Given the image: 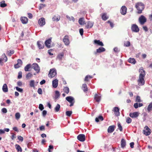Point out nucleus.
I'll list each match as a JSON object with an SVG mask.
<instances>
[{
	"label": "nucleus",
	"instance_id": "obj_1",
	"mask_svg": "<svg viewBox=\"0 0 152 152\" xmlns=\"http://www.w3.org/2000/svg\"><path fill=\"white\" fill-rule=\"evenodd\" d=\"M135 7L138 10L137 13L140 14L144 9L145 5L142 2H138L136 4Z\"/></svg>",
	"mask_w": 152,
	"mask_h": 152
},
{
	"label": "nucleus",
	"instance_id": "obj_2",
	"mask_svg": "<svg viewBox=\"0 0 152 152\" xmlns=\"http://www.w3.org/2000/svg\"><path fill=\"white\" fill-rule=\"evenodd\" d=\"M56 74V69H52L50 70L48 76L50 78H52L55 77Z\"/></svg>",
	"mask_w": 152,
	"mask_h": 152
},
{
	"label": "nucleus",
	"instance_id": "obj_3",
	"mask_svg": "<svg viewBox=\"0 0 152 152\" xmlns=\"http://www.w3.org/2000/svg\"><path fill=\"white\" fill-rule=\"evenodd\" d=\"M66 99L67 101L70 103L69 105L70 107H72L74 105V104L75 102V101L74 100V98L73 97L71 96H67L66 98Z\"/></svg>",
	"mask_w": 152,
	"mask_h": 152
},
{
	"label": "nucleus",
	"instance_id": "obj_4",
	"mask_svg": "<svg viewBox=\"0 0 152 152\" xmlns=\"http://www.w3.org/2000/svg\"><path fill=\"white\" fill-rule=\"evenodd\" d=\"M146 19L145 17L143 15H141L139 18V21L141 25L144 24L146 21Z\"/></svg>",
	"mask_w": 152,
	"mask_h": 152
},
{
	"label": "nucleus",
	"instance_id": "obj_5",
	"mask_svg": "<svg viewBox=\"0 0 152 152\" xmlns=\"http://www.w3.org/2000/svg\"><path fill=\"white\" fill-rule=\"evenodd\" d=\"M151 129L147 126H145L143 130V133L146 136L149 135L151 133Z\"/></svg>",
	"mask_w": 152,
	"mask_h": 152
},
{
	"label": "nucleus",
	"instance_id": "obj_6",
	"mask_svg": "<svg viewBox=\"0 0 152 152\" xmlns=\"http://www.w3.org/2000/svg\"><path fill=\"white\" fill-rule=\"evenodd\" d=\"M32 67L37 73L39 72L40 70V68L39 66L37 64H33L32 65Z\"/></svg>",
	"mask_w": 152,
	"mask_h": 152
},
{
	"label": "nucleus",
	"instance_id": "obj_7",
	"mask_svg": "<svg viewBox=\"0 0 152 152\" xmlns=\"http://www.w3.org/2000/svg\"><path fill=\"white\" fill-rule=\"evenodd\" d=\"M131 29L132 31L135 32H137L139 31V29L138 26L135 24L132 25Z\"/></svg>",
	"mask_w": 152,
	"mask_h": 152
},
{
	"label": "nucleus",
	"instance_id": "obj_8",
	"mask_svg": "<svg viewBox=\"0 0 152 152\" xmlns=\"http://www.w3.org/2000/svg\"><path fill=\"white\" fill-rule=\"evenodd\" d=\"M69 36L67 35H65L63 39V41L64 44L66 45H68L70 43V42L69 39Z\"/></svg>",
	"mask_w": 152,
	"mask_h": 152
},
{
	"label": "nucleus",
	"instance_id": "obj_9",
	"mask_svg": "<svg viewBox=\"0 0 152 152\" xmlns=\"http://www.w3.org/2000/svg\"><path fill=\"white\" fill-rule=\"evenodd\" d=\"M140 74L139 75V77L144 78L145 75V71L143 70L142 67H141L139 70Z\"/></svg>",
	"mask_w": 152,
	"mask_h": 152
},
{
	"label": "nucleus",
	"instance_id": "obj_10",
	"mask_svg": "<svg viewBox=\"0 0 152 152\" xmlns=\"http://www.w3.org/2000/svg\"><path fill=\"white\" fill-rule=\"evenodd\" d=\"M77 139L80 141H84L85 140V136L84 134H80L78 135Z\"/></svg>",
	"mask_w": 152,
	"mask_h": 152
},
{
	"label": "nucleus",
	"instance_id": "obj_11",
	"mask_svg": "<svg viewBox=\"0 0 152 152\" xmlns=\"http://www.w3.org/2000/svg\"><path fill=\"white\" fill-rule=\"evenodd\" d=\"M38 23L41 26L44 25L45 24V18H42L39 19L38 20Z\"/></svg>",
	"mask_w": 152,
	"mask_h": 152
},
{
	"label": "nucleus",
	"instance_id": "obj_12",
	"mask_svg": "<svg viewBox=\"0 0 152 152\" xmlns=\"http://www.w3.org/2000/svg\"><path fill=\"white\" fill-rule=\"evenodd\" d=\"M7 61V58L5 53L3 54L2 55L1 58H0V63H1L2 61L6 62Z\"/></svg>",
	"mask_w": 152,
	"mask_h": 152
},
{
	"label": "nucleus",
	"instance_id": "obj_13",
	"mask_svg": "<svg viewBox=\"0 0 152 152\" xmlns=\"http://www.w3.org/2000/svg\"><path fill=\"white\" fill-rule=\"evenodd\" d=\"M18 63L14 65L15 68L17 69L19 68L22 64V61L21 59H18L17 60Z\"/></svg>",
	"mask_w": 152,
	"mask_h": 152
},
{
	"label": "nucleus",
	"instance_id": "obj_14",
	"mask_svg": "<svg viewBox=\"0 0 152 152\" xmlns=\"http://www.w3.org/2000/svg\"><path fill=\"white\" fill-rule=\"evenodd\" d=\"M139 115V113L138 112L131 113L129 114V116L132 118H136Z\"/></svg>",
	"mask_w": 152,
	"mask_h": 152
},
{
	"label": "nucleus",
	"instance_id": "obj_15",
	"mask_svg": "<svg viewBox=\"0 0 152 152\" xmlns=\"http://www.w3.org/2000/svg\"><path fill=\"white\" fill-rule=\"evenodd\" d=\"M138 84L140 86L143 85L145 83V81L144 78L139 77V79L138 80Z\"/></svg>",
	"mask_w": 152,
	"mask_h": 152
},
{
	"label": "nucleus",
	"instance_id": "obj_16",
	"mask_svg": "<svg viewBox=\"0 0 152 152\" xmlns=\"http://www.w3.org/2000/svg\"><path fill=\"white\" fill-rule=\"evenodd\" d=\"M94 100L97 102L99 103L101 100V96L100 95L96 94L94 96Z\"/></svg>",
	"mask_w": 152,
	"mask_h": 152
},
{
	"label": "nucleus",
	"instance_id": "obj_17",
	"mask_svg": "<svg viewBox=\"0 0 152 152\" xmlns=\"http://www.w3.org/2000/svg\"><path fill=\"white\" fill-rule=\"evenodd\" d=\"M51 39H49L46 40L45 42V45L48 48H49L51 46Z\"/></svg>",
	"mask_w": 152,
	"mask_h": 152
},
{
	"label": "nucleus",
	"instance_id": "obj_18",
	"mask_svg": "<svg viewBox=\"0 0 152 152\" xmlns=\"http://www.w3.org/2000/svg\"><path fill=\"white\" fill-rule=\"evenodd\" d=\"M115 126L114 125H112L109 126L107 129V132L109 133H112L115 130Z\"/></svg>",
	"mask_w": 152,
	"mask_h": 152
},
{
	"label": "nucleus",
	"instance_id": "obj_19",
	"mask_svg": "<svg viewBox=\"0 0 152 152\" xmlns=\"http://www.w3.org/2000/svg\"><path fill=\"white\" fill-rule=\"evenodd\" d=\"M127 8L125 6H123L121 10V13L123 15H125L126 13Z\"/></svg>",
	"mask_w": 152,
	"mask_h": 152
},
{
	"label": "nucleus",
	"instance_id": "obj_20",
	"mask_svg": "<svg viewBox=\"0 0 152 152\" xmlns=\"http://www.w3.org/2000/svg\"><path fill=\"white\" fill-rule=\"evenodd\" d=\"M113 111L114 114L116 116H118L120 115V112H119V109L117 107H115L113 109Z\"/></svg>",
	"mask_w": 152,
	"mask_h": 152
},
{
	"label": "nucleus",
	"instance_id": "obj_21",
	"mask_svg": "<svg viewBox=\"0 0 152 152\" xmlns=\"http://www.w3.org/2000/svg\"><path fill=\"white\" fill-rule=\"evenodd\" d=\"M105 49L102 47H100L97 49L96 52H95V53L96 54L97 53H101V52L105 51Z\"/></svg>",
	"mask_w": 152,
	"mask_h": 152
},
{
	"label": "nucleus",
	"instance_id": "obj_22",
	"mask_svg": "<svg viewBox=\"0 0 152 152\" xmlns=\"http://www.w3.org/2000/svg\"><path fill=\"white\" fill-rule=\"evenodd\" d=\"M58 80L57 79L54 80L52 82L53 86L54 88H56L58 86Z\"/></svg>",
	"mask_w": 152,
	"mask_h": 152
},
{
	"label": "nucleus",
	"instance_id": "obj_23",
	"mask_svg": "<svg viewBox=\"0 0 152 152\" xmlns=\"http://www.w3.org/2000/svg\"><path fill=\"white\" fill-rule=\"evenodd\" d=\"M38 47L39 49H43L44 48V46L42 42L38 41L37 42Z\"/></svg>",
	"mask_w": 152,
	"mask_h": 152
},
{
	"label": "nucleus",
	"instance_id": "obj_24",
	"mask_svg": "<svg viewBox=\"0 0 152 152\" xmlns=\"http://www.w3.org/2000/svg\"><path fill=\"white\" fill-rule=\"evenodd\" d=\"M20 20L22 23L23 24H26L28 22V18L26 17H21Z\"/></svg>",
	"mask_w": 152,
	"mask_h": 152
},
{
	"label": "nucleus",
	"instance_id": "obj_25",
	"mask_svg": "<svg viewBox=\"0 0 152 152\" xmlns=\"http://www.w3.org/2000/svg\"><path fill=\"white\" fill-rule=\"evenodd\" d=\"M94 44H97L98 45L103 46H104L103 43L100 41L99 40H95L94 41Z\"/></svg>",
	"mask_w": 152,
	"mask_h": 152
},
{
	"label": "nucleus",
	"instance_id": "obj_26",
	"mask_svg": "<svg viewBox=\"0 0 152 152\" xmlns=\"http://www.w3.org/2000/svg\"><path fill=\"white\" fill-rule=\"evenodd\" d=\"M93 22L88 21L87 23V24L86 25V27L88 28H91L93 27Z\"/></svg>",
	"mask_w": 152,
	"mask_h": 152
},
{
	"label": "nucleus",
	"instance_id": "obj_27",
	"mask_svg": "<svg viewBox=\"0 0 152 152\" xmlns=\"http://www.w3.org/2000/svg\"><path fill=\"white\" fill-rule=\"evenodd\" d=\"M126 141L124 139H122L121 141V147L124 148L126 145Z\"/></svg>",
	"mask_w": 152,
	"mask_h": 152
},
{
	"label": "nucleus",
	"instance_id": "obj_28",
	"mask_svg": "<svg viewBox=\"0 0 152 152\" xmlns=\"http://www.w3.org/2000/svg\"><path fill=\"white\" fill-rule=\"evenodd\" d=\"M2 90L3 92H7L8 91V88L7 85L6 84H4L2 87Z\"/></svg>",
	"mask_w": 152,
	"mask_h": 152
},
{
	"label": "nucleus",
	"instance_id": "obj_29",
	"mask_svg": "<svg viewBox=\"0 0 152 152\" xmlns=\"http://www.w3.org/2000/svg\"><path fill=\"white\" fill-rule=\"evenodd\" d=\"M64 56V53L63 52L59 53L57 56V58L58 60H61Z\"/></svg>",
	"mask_w": 152,
	"mask_h": 152
},
{
	"label": "nucleus",
	"instance_id": "obj_30",
	"mask_svg": "<svg viewBox=\"0 0 152 152\" xmlns=\"http://www.w3.org/2000/svg\"><path fill=\"white\" fill-rule=\"evenodd\" d=\"M102 18L103 20H106L108 18V17L107 16L106 13H104L102 15Z\"/></svg>",
	"mask_w": 152,
	"mask_h": 152
},
{
	"label": "nucleus",
	"instance_id": "obj_31",
	"mask_svg": "<svg viewBox=\"0 0 152 152\" xmlns=\"http://www.w3.org/2000/svg\"><path fill=\"white\" fill-rule=\"evenodd\" d=\"M128 61L130 63L134 64L136 63V61L134 58H130L128 59Z\"/></svg>",
	"mask_w": 152,
	"mask_h": 152
},
{
	"label": "nucleus",
	"instance_id": "obj_32",
	"mask_svg": "<svg viewBox=\"0 0 152 152\" xmlns=\"http://www.w3.org/2000/svg\"><path fill=\"white\" fill-rule=\"evenodd\" d=\"M31 67V64H28L27 65L24 67V70L26 72L29 71V69Z\"/></svg>",
	"mask_w": 152,
	"mask_h": 152
},
{
	"label": "nucleus",
	"instance_id": "obj_33",
	"mask_svg": "<svg viewBox=\"0 0 152 152\" xmlns=\"http://www.w3.org/2000/svg\"><path fill=\"white\" fill-rule=\"evenodd\" d=\"M84 19L82 18H80L78 22L80 25H83L85 24L84 21Z\"/></svg>",
	"mask_w": 152,
	"mask_h": 152
},
{
	"label": "nucleus",
	"instance_id": "obj_34",
	"mask_svg": "<svg viewBox=\"0 0 152 152\" xmlns=\"http://www.w3.org/2000/svg\"><path fill=\"white\" fill-rule=\"evenodd\" d=\"M82 89L84 92H86L87 91L88 88L86 84H83Z\"/></svg>",
	"mask_w": 152,
	"mask_h": 152
},
{
	"label": "nucleus",
	"instance_id": "obj_35",
	"mask_svg": "<svg viewBox=\"0 0 152 152\" xmlns=\"http://www.w3.org/2000/svg\"><path fill=\"white\" fill-rule=\"evenodd\" d=\"M15 147L18 151L21 152L22 151V149L21 147L18 144H16L15 145Z\"/></svg>",
	"mask_w": 152,
	"mask_h": 152
},
{
	"label": "nucleus",
	"instance_id": "obj_36",
	"mask_svg": "<svg viewBox=\"0 0 152 152\" xmlns=\"http://www.w3.org/2000/svg\"><path fill=\"white\" fill-rule=\"evenodd\" d=\"M99 120L102 121L104 120L103 118L101 116H100L98 118H95V121L96 122H98L99 121Z\"/></svg>",
	"mask_w": 152,
	"mask_h": 152
},
{
	"label": "nucleus",
	"instance_id": "obj_37",
	"mask_svg": "<svg viewBox=\"0 0 152 152\" xmlns=\"http://www.w3.org/2000/svg\"><path fill=\"white\" fill-rule=\"evenodd\" d=\"M152 110V102L151 103L148 105L147 110L148 112H150Z\"/></svg>",
	"mask_w": 152,
	"mask_h": 152
},
{
	"label": "nucleus",
	"instance_id": "obj_38",
	"mask_svg": "<svg viewBox=\"0 0 152 152\" xmlns=\"http://www.w3.org/2000/svg\"><path fill=\"white\" fill-rule=\"evenodd\" d=\"M60 108V106L59 104H57L55 108V110L56 112H58Z\"/></svg>",
	"mask_w": 152,
	"mask_h": 152
},
{
	"label": "nucleus",
	"instance_id": "obj_39",
	"mask_svg": "<svg viewBox=\"0 0 152 152\" xmlns=\"http://www.w3.org/2000/svg\"><path fill=\"white\" fill-rule=\"evenodd\" d=\"M7 6V4L5 3V1H3L1 2L0 6L2 7H4Z\"/></svg>",
	"mask_w": 152,
	"mask_h": 152
},
{
	"label": "nucleus",
	"instance_id": "obj_40",
	"mask_svg": "<svg viewBox=\"0 0 152 152\" xmlns=\"http://www.w3.org/2000/svg\"><path fill=\"white\" fill-rule=\"evenodd\" d=\"M60 20V17L58 16H54L53 17V21H58Z\"/></svg>",
	"mask_w": 152,
	"mask_h": 152
},
{
	"label": "nucleus",
	"instance_id": "obj_41",
	"mask_svg": "<svg viewBox=\"0 0 152 152\" xmlns=\"http://www.w3.org/2000/svg\"><path fill=\"white\" fill-rule=\"evenodd\" d=\"M124 46L126 47H129L130 45V43L129 41H127L124 42Z\"/></svg>",
	"mask_w": 152,
	"mask_h": 152
},
{
	"label": "nucleus",
	"instance_id": "obj_42",
	"mask_svg": "<svg viewBox=\"0 0 152 152\" xmlns=\"http://www.w3.org/2000/svg\"><path fill=\"white\" fill-rule=\"evenodd\" d=\"M92 77H93L92 76L87 75L85 77V81L87 82L88 81V79H91Z\"/></svg>",
	"mask_w": 152,
	"mask_h": 152
},
{
	"label": "nucleus",
	"instance_id": "obj_43",
	"mask_svg": "<svg viewBox=\"0 0 152 152\" xmlns=\"http://www.w3.org/2000/svg\"><path fill=\"white\" fill-rule=\"evenodd\" d=\"M64 90L66 93L68 94L69 93V89L68 87H65L64 88Z\"/></svg>",
	"mask_w": 152,
	"mask_h": 152
},
{
	"label": "nucleus",
	"instance_id": "obj_44",
	"mask_svg": "<svg viewBox=\"0 0 152 152\" xmlns=\"http://www.w3.org/2000/svg\"><path fill=\"white\" fill-rule=\"evenodd\" d=\"M117 125H118V128L119 129V130H120V131H122L123 130V128H122V126L121 125V124L120 123L118 122V123Z\"/></svg>",
	"mask_w": 152,
	"mask_h": 152
},
{
	"label": "nucleus",
	"instance_id": "obj_45",
	"mask_svg": "<svg viewBox=\"0 0 152 152\" xmlns=\"http://www.w3.org/2000/svg\"><path fill=\"white\" fill-rule=\"evenodd\" d=\"M46 5L45 4H39V10H41L42 8L45 7Z\"/></svg>",
	"mask_w": 152,
	"mask_h": 152
},
{
	"label": "nucleus",
	"instance_id": "obj_46",
	"mask_svg": "<svg viewBox=\"0 0 152 152\" xmlns=\"http://www.w3.org/2000/svg\"><path fill=\"white\" fill-rule=\"evenodd\" d=\"M132 121V119L129 117H127L126 120V122L128 124L130 123Z\"/></svg>",
	"mask_w": 152,
	"mask_h": 152
},
{
	"label": "nucleus",
	"instance_id": "obj_47",
	"mask_svg": "<svg viewBox=\"0 0 152 152\" xmlns=\"http://www.w3.org/2000/svg\"><path fill=\"white\" fill-rule=\"evenodd\" d=\"M33 76V75L32 74L30 73H28L26 76V77L27 79H28L29 78H30Z\"/></svg>",
	"mask_w": 152,
	"mask_h": 152
},
{
	"label": "nucleus",
	"instance_id": "obj_48",
	"mask_svg": "<svg viewBox=\"0 0 152 152\" xmlns=\"http://www.w3.org/2000/svg\"><path fill=\"white\" fill-rule=\"evenodd\" d=\"M60 94L59 92L58 91H55V97L56 98H58L60 96Z\"/></svg>",
	"mask_w": 152,
	"mask_h": 152
},
{
	"label": "nucleus",
	"instance_id": "obj_49",
	"mask_svg": "<svg viewBox=\"0 0 152 152\" xmlns=\"http://www.w3.org/2000/svg\"><path fill=\"white\" fill-rule=\"evenodd\" d=\"M72 113V111H68L66 112V114L67 116L69 117L70 116Z\"/></svg>",
	"mask_w": 152,
	"mask_h": 152
},
{
	"label": "nucleus",
	"instance_id": "obj_50",
	"mask_svg": "<svg viewBox=\"0 0 152 152\" xmlns=\"http://www.w3.org/2000/svg\"><path fill=\"white\" fill-rule=\"evenodd\" d=\"M30 86L31 87H34V80H31L30 81Z\"/></svg>",
	"mask_w": 152,
	"mask_h": 152
},
{
	"label": "nucleus",
	"instance_id": "obj_51",
	"mask_svg": "<svg viewBox=\"0 0 152 152\" xmlns=\"http://www.w3.org/2000/svg\"><path fill=\"white\" fill-rule=\"evenodd\" d=\"M14 50H10L9 51H8L7 53L8 54V55L10 56L12 55V54H13L14 53Z\"/></svg>",
	"mask_w": 152,
	"mask_h": 152
},
{
	"label": "nucleus",
	"instance_id": "obj_52",
	"mask_svg": "<svg viewBox=\"0 0 152 152\" xmlns=\"http://www.w3.org/2000/svg\"><path fill=\"white\" fill-rule=\"evenodd\" d=\"M136 102H141V100L140 97L139 96H137L136 98Z\"/></svg>",
	"mask_w": 152,
	"mask_h": 152
},
{
	"label": "nucleus",
	"instance_id": "obj_53",
	"mask_svg": "<svg viewBox=\"0 0 152 152\" xmlns=\"http://www.w3.org/2000/svg\"><path fill=\"white\" fill-rule=\"evenodd\" d=\"M15 118L16 119H18L20 118V115L19 113H17L15 114Z\"/></svg>",
	"mask_w": 152,
	"mask_h": 152
},
{
	"label": "nucleus",
	"instance_id": "obj_54",
	"mask_svg": "<svg viewBox=\"0 0 152 152\" xmlns=\"http://www.w3.org/2000/svg\"><path fill=\"white\" fill-rule=\"evenodd\" d=\"M22 77V73L21 71L19 72L18 73V79H20Z\"/></svg>",
	"mask_w": 152,
	"mask_h": 152
},
{
	"label": "nucleus",
	"instance_id": "obj_55",
	"mask_svg": "<svg viewBox=\"0 0 152 152\" xmlns=\"http://www.w3.org/2000/svg\"><path fill=\"white\" fill-rule=\"evenodd\" d=\"M53 146L52 145H50L49 146L48 151L49 152H51V151L50 150H53Z\"/></svg>",
	"mask_w": 152,
	"mask_h": 152
},
{
	"label": "nucleus",
	"instance_id": "obj_56",
	"mask_svg": "<svg viewBox=\"0 0 152 152\" xmlns=\"http://www.w3.org/2000/svg\"><path fill=\"white\" fill-rule=\"evenodd\" d=\"M18 138L19 140V141L21 142H22L23 141V138L21 136H18Z\"/></svg>",
	"mask_w": 152,
	"mask_h": 152
},
{
	"label": "nucleus",
	"instance_id": "obj_57",
	"mask_svg": "<svg viewBox=\"0 0 152 152\" xmlns=\"http://www.w3.org/2000/svg\"><path fill=\"white\" fill-rule=\"evenodd\" d=\"M37 92L39 94H42V89L40 88H39L37 91Z\"/></svg>",
	"mask_w": 152,
	"mask_h": 152
},
{
	"label": "nucleus",
	"instance_id": "obj_58",
	"mask_svg": "<svg viewBox=\"0 0 152 152\" xmlns=\"http://www.w3.org/2000/svg\"><path fill=\"white\" fill-rule=\"evenodd\" d=\"M39 108L41 110H42L44 109V107L43 105L42 104H40L39 105Z\"/></svg>",
	"mask_w": 152,
	"mask_h": 152
},
{
	"label": "nucleus",
	"instance_id": "obj_59",
	"mask_svg": "<svg viewBox=\"0 0 152 152\" xmlns=\"http://www.w3.org/2000/svg\"><path fill=\"white\" fill-rule=\"evenodd\" d=\"M16 89L17 91L20 92H22L23 91L22 89L18 87H16Z\"/></svg>",
	"mask_w": 152,
	"mask_h": 152
},
{
	"label": "nucleus",
	"instance_id": "obj_60",
	"mask_svg": "<svg viewBox=\"0 0 152 152\" xmlns=\"http://www.w3.org/2000/svg\"><path fill=\"white\" fill-rule=\"evenodd\" d=\"M47 111L45 110H44L43 111H42V115L43 117H45L46 114H47Z\"/></svg>",
	"mask_w": 152,
	"mask_h": 152
},
{
	"label": "nucleus",
	"instance_id": "obj_61",
	"mask_svg": "<svg viewBox=\"0 0 152 152\" xmlns=\"http://www.w3.org/2000/svg\"><path fill=\"white\" fill-rule=\"evenodd\" d=\"M12 134L11 136V139L12 140H14V139L16 138V136H15V134H14V133H12Z\"/></svg>",
	"mask_w": 152,
	"mask_h": 152
},
{
	"label": "nucleus",
	"instance_id": "obj_62",
	"mask_svg": "<svg viewBox=\"0 0 152 152\" xmlns=\"http://www.w3.org/2000/svg\"><path fill=\"white\" fill-rule=\"evenodd\" d=\"M79 32L81 36H82L83 34V28H80L79 30Z\"/></svg>",
	"mask_w": 152,
	"mask_h": 152
},
{
	"label": "nucleus",
	"instance_id": "obj_63",
	"mask_svg": "<svg viewBox=\"0 0 152 152\" xmlns=\"http://www.w3.org/2000/svg\"><path fill=\"white\" fill-rule=\"evenodd\" d=\"M40 130H45V127L44 126H42L39 127Z\"/></svg>",
	"mask_w": 152,
	"mask_h": 152
},
{
	"label": "nucleus",
	"instance_id": "obj_64",
	"mask_svg": "<svg viewBox=\"0 0 152 152\" xmlns=\"http://www.w3.org/2000/svg\"><path fill=\"white\" fill-rule=\"evenodd\" d=\"M1 111L4 113H6L7 112V110L5 108H3L1 109Z\"/></svg>",
	"mask_w": 152,
	"mask_h": 152
}]
</instances>
